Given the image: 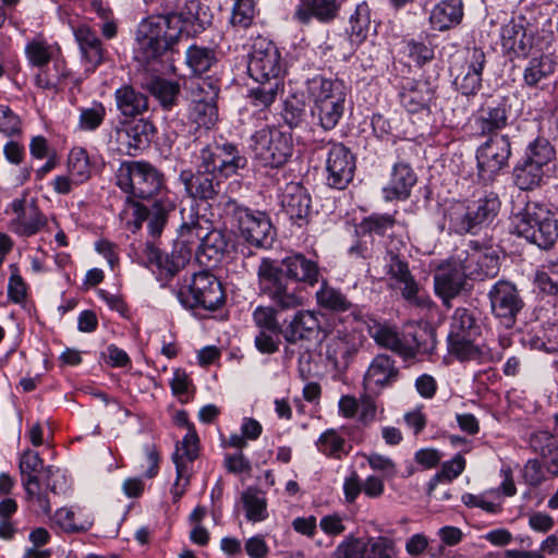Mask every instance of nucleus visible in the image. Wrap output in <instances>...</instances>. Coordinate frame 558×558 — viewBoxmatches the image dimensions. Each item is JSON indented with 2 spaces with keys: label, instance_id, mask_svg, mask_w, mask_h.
Returning <instances> with one entry per match:
<instances>
[{
  "label": "nucleus",
  "instance_id": "e433bc0d",
  "mask_svg": "<svg viewBox=\"0 0 558 558\" xmlns=\"http://www.w3.org/2000/svg\"><path fill=\"white\" fill-rule=\"evenodd\" d=\"M68 173L72 177L75 185L88 181L92 177V163L88 153L83 147H74L68 156Z\"/></svg>",
  "mask_w": 558,
  "mask_h": 558
},
{
  "label": "nucleus",
  "instance_id": "a19ab883",
  "mask_svg": "<svg viewBox=\"0 0 558 558\" xmlns=\"http://www.w3.org/2000/svg\"><path fill=\"white\" fill-rule=\"evenodd\" d=\"M241 500L248 521L260 522L267 519V500L262 490L248 487L242 493Z\"/></svg>",
  "mask_w": 558,
  "mask_h": 558
},
{
  "label": "nucleus",
  "instance_id": "a211bd4d",
  "mask_svg": "<svg viewBox=\"0 0 558 558\" xmlns=\"http://www.w3.org/2000/svg\"><path fill=\"white\" fill-rule=\"evenodd\" d=\"M452 256L450 259L441 264L434 275L435 293L450 306V301L459 295L463 289L465 279L469 278L463 269L454 263Z\"/></svg>",
  "mask_w": 558,
  "mask_h": 558
},
{
  "label": "nucleus",
  "instance_id": "a878e982",
  "mask_svg": "<svg viewBox=\"0 0 558 558\" xmlns=\"http://www.w3.org/2000/svg\"><path fill=\"white\" fill-rule=\"evenodd\" d=\"M243 58L247 70H275L279 64L280 54L270 40L257 37Z\"/></svg>",
  "mask_w": 558,
  "mask_h": 558
},
{
  "label": "nucleus",
  "instance_id": "2f4dec72",
  "mask_svg": "<svg viewBox=\"0 0 558 558\" xmlns=\"http://www.w3.org/2000/svg\"><path fill=\"white\" fill-rule=\"evenodd\" d=\"M339 4L337 0H301L294 16L301 23H308L312 17L328 22L337 16Z\"/></svg>",
  "mask_w": 558,
  "mask_h": 558
},
{
  "label": "nucleus",
  "instance_id": "393cba45",
  "mask_svg": "<svg viewBox=\"0 0 558 558\" xmlns=\"http://www.w3.org/2000/svg\"><path fill=\"white\" fill-rule=\"evenodd\" d=\"M286 214L299 226L306 222L311 211V196L300 184H288L281 196Z\"/></svg>",
  "mask_w": 558,
  "mask_h": 558
},
{
  "label": "nucleus",
  "instance_id": "f704fd0d",
  "mask_svg": "<svg viewBox=\"0 0 558 558\" xmlns=\"http://www.w3.org/2000/svg\"><path fill=\"white\" fill-rule=\"evenodd\" d=\"M207 228H204L197 217H192L190 221H184L179 231L175 240L179 244L187 245L194 251L205 254V247L210 244L213 235L206 236Z\"/></svg>",
  "mask_w": 558,
  "mask_h": 558
},
{
  "label": "nucleus",
  "instance_id": "0e129e2a",
  "mask_svg": "<svg viewBox=\"0 0 558 558\" xmlns=\"http://www.w3.org/2000/svg\"><path fill=\"white\" fill-rule=\"evenodd\" d=\"M53 520L65 532H84L92 526L90 521L76 523L75 513L69 508H60L56 511Z\"/></svg>",
  "mask_w": 558,
  "mask_h": 558
},
{
  "label": "nucleus",
  "instance_id": "6e6d98bb",
  "mask_svg": "<svg viewBox=\"0 0 558 558\" xmlns=\"http://www.w3.org/2000/svg\"><path fill=\"white\" fill-rule=\"evenodd\" d=\"M106 117V108L101 102H95L89 108L81 109L77 128L81 131L92 132L97 130Z\"/></svg>",
  "mask_w": 558,
  "mask_h": 558
},
{
  "label": "nucleus",
  "instance_id": "473e14b6",
  "mask_svg": "<svg viewBox=\"0 0 558 558\" xmlns=\"http://www.w3.org/2000/svg\"><path fill=\"white\" fill-rule=\"evenodd\" d=\"M307 90L314 102L345 99L347 88L342 81L316 75L307 81Z\"/></svg>",
  "mask_w": 558,
  "mask_h": 558
},
{
  "label": "nucleus",
  "instance_id": "bf43d9fd",
  "mask_svg": "<svg viewBox=\"0 0 558 558\" xmlns=\"http://www.w3.org/2000/svg\"><path fill=\"white\" fill-rule=\"evenodd\" d=\"M396 223L395 215L373 214L364 218L360 225L364 232L385 234Z\"/></svg>",
  "mask_w": 558,
  "mask_h": 558
},
{
  "label": "nucleus",
  "instance_id": "052dcab7",
  "mask_svg": "<svg viewBox=\"0 0 558 558\" xmlns=\"http://www.w3.org/2000/svg\"><path fill=\"white\" fill-rule=\"evenodd\" d=\"M172 461L175 464L177 478L171 488L173 501H178L185 493L186 487L190 484L189 469L186 463L182 462V457L179 452L172 454Z\"/></svg>",
  "mask_w": 558,
  "mask_h": 558
},
{
  "label": "nucleus",
  "instance_id": "f8f14e48",
  "mask_svg": "<svg viewBox=\"0 0 558 558\" xmlns=\"http://www.w3.org/2000/svg\"><path fill=\"white\" fill-rule=\"evenodd\" d=\"M150 207L137 202H131L130 207L134 217V226L140 229L143 221L148 220V231L153 236H159L168 221L170 213L175 208L173 195L168 191L150 198Z\"/></svg>",
  "mask_w": 558,
  "mask_h": 558
},
{
  "label": "nucleus",
  "instance_id": "bb28decb",
  "mask_svg": "<svg viewBox=\"0 0 558 558\" xmlns=\"http://www.w3.org/2000/svg\"><path fill=\"white\" fill-rule=\"evenodd\" d=\"M507 110L502 102L489 101L484 104L475 113L473 128L478 135L496 134L507 124Z\"/></svg>",
  "mask_w": 558,
  "mask_h": 558
},
{
  "label": "nucleus",
  "instance_id": "c9c22d12",
  "mask_svg": "<svg viewBox=\"0 0 558 558\" xmlns=\"http://www.w3.org/2000/svg\"><path fill=\"white\" fill-rule=\"evenodd\" d=\"M143 87L158 99L163 109L169 110L177 104L180 85L175 81L151 77Z\"/></svg>",
  "mask_w": 558,
  "mask_h": 558
},
{
  "label": "nucleus",
  "instance_id": "0eeeda50",
  "mask_svg": "<svg viewBox=\"0 0 558 558\" xmlns=\"http://www.w3.org/2000/svg\"><path fill=\"white\" fill-rule=\"evenodd\" d=\"M177 296L186 308L215 311L225 302L222 286L209 271H199L185 279L179 287Z\"/></svg>",
  "mask_w": 558,
  "mask_h": 558
},
{
  "label": "nucleus",
  "instance_id": "864d4df0",
  "mask_svg": "<svg viewBox=\"0 0 558 558\" xmlns=\"http://www.w3.org/2000/svg\"><path fill=\"white\" fill-rule=\"evenodd\" d=\"M57 49L44 40L34 39L25 47L26 58L32 66L44 68L54 58Z\"/></svg>",
  "mask_w": 558,
  "mask_h": 558
},
{
  "label": "nucleus",
  "instance_id": "5fc2aeb1",
  "mask_svg": "<svg viewBox=\"0 0 558 558\" xmlns=\"http://www.w3.org/2000/svg\"><path fill=\"white\" fill-rule=\"evenodd\" d=\"M318 450L331 458L341 459L348 453L345 440L335 429H328L317 440Z\"/></svg>",
  "mask_w": 558,
  "mask_h": 558
},
{
  "label": "nucleus",
  "instance_id": "1a4fd4ad",
  "mask_svg": "<svg viewBox=\"0 0 558 558\" xmlns=\"http://www.w3.org/2000/svg\"><path fill=\"white\" fill-rule=\"evenodd\" d=\"M466 276L471 279L484 280L493 278L499 272V256L493 247L482 246L471 241L468 248L458 252L454 256Z\"/></svg>",
  "mask_w": 558,
  "mask_h": 558
},
{
  "label": "nucleus",
  "instance_id": "4468645a",
  "mask_svg": "<svg viewBox=\"0 0 558 558\" xmlns=\"http://www.w3.org/2000/svg\"><path fill=\"white\" fill-rule=\"evenodd\" d=\"M369 333L378 345L404 359L415 357L418 353H426L429 350L421 345L416 333L400 335L396 328L388 325H374L369 328Z\"/></svg>",
  "mask_w": 558,
  "mask_h": 558
},
{
  "label": "nucleus",
  "instance_id": "69168bd1",
  "mask_svg": "<svg viewBox=\"0 0 558 558\" xmlns=\"http://www.w3.org/2000/svg\"><path fill=\"white\" fill-rule=\"evenodd\" d=\"M366 547L362 538L349 536L335 550V558H366Z\"/></svg>",
  "mask_w": 558,
  "mask_h": 558
},
{
  "label": "nucleus",
  "instance_id": "79ce46f5",
  "mask_svg": "<svg viewBox=\"0 0 558 558\" xmlns=\"http://www.w3.org/2000/svg\"><path fill=\"white\" fill-rule=\"evenodd\" d=\"M500 205V199L494 192L486 193L470 204L482 229L494 221L499 213Z\"/></svg>",
  "mask_w": 558,
  "mask_h": 558
},
{
  "label": "nucleus",
  "instance_id": "6e6552de",
  "mask_svg": "<svg viewBox=\"0 0 558 558\" xmlns=\"http://www.w3.org/2000/svg\"><path fill=\"white\" fill-rule=\"evenodd\" d=\"M5 214L11 216L9 230L20 238L34 236L48 226V218L39 208L36 198L25 191L8 204Z\"/></svg>",
  "mask_w": 558,
  "mask_h": 558
},
{
  "label": "nucleus",
  "instance_id": "338daca9",
  "mask_svg": "<svg viewBox=\"0 0 558 558\" xmlns=\"http://www.w3.org/2000/svg\"><path fill=\"white\" fill-rule=\"evenodd\" d=\"M535 284L542 292L556 295L558 293V264L548 266L547 271H537Z\"/></svg>",
  "mask_w": 558,
  "mask_h": 558
},
{
  "label": "nucleus",
  "instance_id": "f3484780",
  "mask_svg": "<svg viewBox=\"0 0 558 558\" xmlns=\"http://www.w3.org/2000/svg\"><path fill=\"white\" fill-rule=\"evenodd\" d=\"M160 0L161 13L158 15L169 17L172 22H179L183 26L197 34L205 29L209 21L201 15V5L196 0Z\"/></svg>",
  "mask_w": 558,
  "mask_h": 558
},
{
  "label": "nucleus",
  "instance_id": "58836bf2",
  "mask_svg": "<svg viewBox=\"0 0 558 558\" xmlns=\"http://www.w3.org/2000/svg\"><path fill=\"white\" fill-rule=\"evenodd\" d=\"M84 58L92 66H98L102 60V48L99 38L87 26H81L74 32Z\"/></svg>",
  "mask_w": 558,
  "mask_h": 558
},
{
  "label": "nucleus",
  "instance_id": "ddd939ff",
  "mask_svg": "<svg viewBox=\"0 0 558 558\" xmlns=\"http://www.w3.org/2000/svg\"><path fill=\"white\" fill-rule=\"evenodd\" d=\"M488 296L494 316L505 327H512L524 305L515 286L509 281L499 280L492 287Z\"/></svg>",
  "mask_w": 558,
  "mask_h": 558
},
{
  "label": "nucleus",
  "instance_id": "37998d69",
  "mask_svg": "<svg viewBox=\"0 0 558 558\" xmlns=\"http://www.w3.org/2000/svg\"><path fill=\"white\" fill-rule=\"evenodd\" d=\"M375 28L372 25L369 9L367 4H359L350 17V29L348 31L351 43L361 44Z\"/></svg>",
  "mask_w": 558,
  "mask_h": 558
},
{
  "label": "nucleus",
  "instance_id": "de8ad7c7",
  "mask_svg": "<svg viewBox=\"0 0 558 558\" xmlns=\"http://www.w3.org/2000/svg\"><path fill=\"white\" fill-rule=\"evenodd\" d=\"M465 463L461 453L456 454L450 461L444 462L440 470L430 478L428 493L430 494L439 483L457 478L464 471Z\"/></svg>",
  "mask_w": 558,
  "mask_h": 558
},
{
  "label": "nucleus",
  "instance_id": "423d86ee",
  "mask_svg": "<svg viewBox=\"0 0 558 558\" xmlns=\"http://www.w3.org/2000/svg\"><path fill=\"white\" fill-rule=\"evenodd\" d=\"M222 210L248 243L257 247L271 245L275 230L265 213L253 211L234 199H227Z\"/></svg>",
  "mask_w": 558,
  "mask_h": 558
},
{
  "label": "nucleus",
  "instance_id": "b1692460",
  "mask_svg": "<svg viewBox=\"0 0 558 558\" xmlns=\"http://www.w3.org/2000/svg\"><path fill=\"white\" fill-rule=\"evenodd\" d=\"M180 180L184 184L186 193L194 198L209 199L218 193L219 179L217 174L202 168L195 173L183 170L180 173Z\"/></svg>",
  "mask_w": 558,
  "mask_h": 558
},
{
  "label": "nucleus",
  "instance_id": "3c124183",
  "mask_svg": "<svg viewBox=\"0 0 558 558\" xmlns=\"http://www.w3.org/2000/svg\"><path fill=\"white\" fill-rule=\"evenodd\" d=\"M185 60L192 70H209L218 59L214 49L193 45L186 50Z\"/></svg>",
  "mask_w": 558,
  "mask_h": 558
},
{
  "label": "nucleus",
  "instance_id": "ea45409f",
  "mask_svg": "<svg viewBox=\"0 0 558 558\" xmlns=\"http://www.w3.org/2000/svg\"><path fill=\"white\" fill-rule=\"evenodd\" d=\"M344 104L345 99L314 102L312 113L318 118L319 125L324 130L329 131L339 123L343 116Z\"/></svg>",
  "mask_w": 558,
  "mask_h": 558
},
{
  "label": "nucleus",
  "instance_id": "49530a36",
  "mask_svg": "<svg viewBox=\"0 0 558 558\" xmlns=\"http://www.w3.org/2000/svg\"><path fill=\"white\" fill-rule=\"evenodd\" d=\"M271 304L272 305H258L255 307L252 313L254 326L258 330L283 333V329L277 316L280 310L274 303Z\"/></svg>",
  "mask_w": 558,
  "mask_h": 558
},
{
  "label": "nucleus",
  "instance_id": "9b49d317",
  "mask_svg": "<svg viewBox=\"0 0 558 558\" xmlns=\"http://www.w3.org/2000/svg\"><path fill=\"white\" fill-rule=\"evenodd\" d=\"M383 263V272L376 271V276L379 279L384 278L383 275L389 276L399 286L402 296L411 304L417 306H427L429 304L428 298L420 294L418 283L412 276L404 258L389 251L384 256Z\"/></svg>",
  "mask_w": 558,
  "mask_h": 558
},
{
  "label": "nucleus",
  "instance_id": "13d9d810",
  "mask_svg": "<svg viewBox=\"0 0 558 558\" xmlns=\"http://www.w3.org/2000/svg\"><path fill=\"white\" fill-rule=\"evenodd\" d=\"M283 77H275L267 85L251 89L255 106L268 107L274 102L278 92L282 88Z\"/></svg>",
  "mask_w": 558,
  "mask_h": 558
},
{
  "label": "nucleus",
  "instance_id": "5701e85b",
  "mask_svg": "<svg viewBox=\"0 0 558 558\" xmlns=\"http://www.w3.org/2000/svg\"><path fill=\"white\" fill-rule=\"evenodd\" d=\"M502 48L515 56H525L532 46V32L524 25L522 17L511 19L500 29Z\"/></svg>",
  "mask_w": 558,
  "mask_h": 558
},
{
  "label": "nucleus",
  "instance_id": "774afa93",
  "mask_svg": "<svg viewBox=\"0 0 558 558\" xmlns=\"http://www.w3.org/2000/svg\"><path fill=\"white\" fill-rule=\"evenodd\" d=\"M481 73L482 72H458L453 78V85L462 95H473L481 87Z\"/></svg>",
  "mask_w": 558,
  "mask_h": 558
},
{
  "label": "nucleus",
  "instance_id": "09e8293b",
  "mask_svg": "<svg viewBox=\"0 0 558 558\" xmlns=\"http://www.w3.org/2000/svg\"><path fill=\"white\" fill-rule=\"evenodd\" d=\"M478 329L475 318L466 308H457L451 317L448 336L477 337Z\"/></svg>",
  "mask_w": 558,
  "mask_h": 558
},
{
  "label": "nucleus",
  "instance_id": "8fccbe9b",
  "mask_svg": "<svg viewBox=\"0 0 558 558\" xmlns=\"http://www.w3.org/2000/svg\"><path fill=\"white\" fill-rule=\"evenodd\" d=\"M476 337L448 336L449 352L461 361L476 360L481 355L480 349L474 344Z\"/></svg>",
  "mask_w": 558,
  "mask_h": 558
},
{
  "label": "nucleus",
  "instance_id": "4c0bfd02",
  "mask_svg": "<svg viewBox=\"0 0 558 558\" xmlns=\"http://www.w3.org/2000/svg\"><path fill=\"white\" fill-rule=\"evenodd\" d=\"M546 171L521 158L513 168L514 184L522 191L538 186Z\"/></svg>",
  "mask_w": 558,
  "mask_h": 558
},
{
  "label": "nucleus",
  "instance_id": "680f3d73",
  "mask_svg": "<svg viewBox=\"0 0 558 558\" xmlns=\"http://www.w3.org/2000/svg\"><path fill=\"white\" fill-rule=\"evenodd\" d=\"M24 488L28 498L36 502L38 508L45 513L50 514V500L46 493L41 492L38 476H29L24 480Z\"/></svg>",
  "mask_w": 558,
  "mask_h": 558
},
{
  "label": "nucleus",
  "instance_id": "cd10ccee",
  "mask_svg": "<svg viewBox=\"0 0 558 558\" xmlns=\"http://www.w3.org/2000/svg\"><path fill=\"white\" fill-rule=\"evenodd\" d=\"M416 183V174L410 165L398 162L393 166L389 183L383 187L385 201L407 199Z\"/></svg>",
  "mask_w": 558,
  "mask_h": 558
},
{
  "label": "nucleus",
  "instance_id": "9d476101",
  "mask_svg": "<svg viewBox=\"0 0 558 558\" xmlns=\"http://www.w3.org/2000/svg\"><path fill=\"white\" fill-rule=\"evenodd\" d=\"M511 155L509 138L494 134L476 151L478 177L483 182H490L507 166Z\"/></svg>",
  "mask_w": 558,
  "mask_h": 558
},
{
  "label": "nucleus",
  "instance_id": "e2e57ef3",
  "mask_svg": "<svg viewBox=\"0 0 558 558\" xmlns=\"http://www.w3.org/2000/svg\"><path fill=\"white\" fill-rule=\"evenodd\" d=\"M405 53L409 60L404 62V65L408 68H421L434 57V52L429 47L418 43L408 44Z\"/></svg>",
  "mask_w": 558,
  "mask_h": 558
},
{
  "label": "nucleus",
  "instance_id": "39448f33",
  "mask_svg": "<svg viewBox=\"0 0 558 558\" xmlns=\"http://www.w3.org/2000/svg\"><path fill=\"white\" fill-rule=\"evenodd\" d=\"M116 179L123 192L142 199L153 198L167 191L163 174L143 160L123 161L117 170Z\"/></svg>",
  "mask_w": 558,
  "mask_h": 558
},
{
  "label": "nucleus",
  "instance_id": "aec40b11",
  "mask_svg": "<svg viewBox=\"0 0 558 558\" xmlns=\"http://www.w3.org/2000/svg\"><path fill=\"white\" fill-rule=\"evenodd\" d=\"M360 345L361 340L356 333L338 329L327 344L326 356L337 369H345Z\"/></svg>",
  "mask_w": 558,
  "mask_h": 558
},
{
  "label": "nucleus",
  "instance_id": "6ab92c4d",
  "mask_svg": "<svg viewBox=\"0 0 558 558\" xmlns=\"http://www.w3.org/2000/svg\"><path fill=\"white\" fill-rule=\"evenodd\" d=\"M195 78L197 80L195 84L199 92H205V87H208L209 90L206 92L205 98L193 100L191 118L199 128L211 129L218 121V108L216 105L218 88L211 82H206L199 76H195Z\"/></svg>",
  "mask_w": 558,
  "mask_h": 558
},
{
  "label": "nucleus",
  "instance_id": "412c9836",
  "mask_svg": "<svg viewBox=\"0 0 558 558\" xmlns=\"http://www.w3.org/2000/svg\"><path fill=\"white\" fill-rule=\"evenodd\" d=\"M320 331L318 314L310 310L298 311L283 329V338L288 343L317 338Z\"/></svg>",
  "mask_w": 558,
  "mask_h": 558
},
{
  "label": "nucleus",
  "instance_id": "2eb2a0df",
  "mask_svg": "<svg viewBox=\"0 0 558 558\" xmlns=\"http://www.w3.org/2000/svg\"><path fill=\"white\" fill-rule=\"evenodd\" d=\"M329 145L326 158L327 182L335 189L343 190L353 179L355 159L342 143H329Z\"/></svg>",
  "mask_w": 558,
  "mask_h": 558
},
{
  "label": "nucleus",
  "instance_id": "c85d7f7f",
  "mask_svg": "<svg viewBox=\"0 0 558 558\" xmlns=\"http://www.w3.org/2000/svg\"><path fill=\"white\" fill-rule=\"evenodd\" d=\"M462 17V0H441L430 10L429 24L433 29L445 32L460 24Z\"/></svg>",
  "mask_w": 558,
  "mask_h": 558
},
{
  "label": "nucleus",
  "instance_id": "a18cd8bd",
  "mask_svg": "<svg viewBox=\"0 0 558 558\" xmlns=\"http://www.w3.org/2000/svg\"><path fill=\"white\" fill-rule=\"evenodd\" d=\"M230 24L233 27L246 29L254 23L258 14L255 0H231Z\"/></svg>",
  "mask_w": 558,
  "mask_h": 558
},
{
  "label": "nucleus",
  "instance_id": "4be33fe9",
  "mask_svg": "<svg viewBox=\"0 0 558 558\" xmlns=\"http://www.w3.org/2000/svg\"><path fill=\"white\" fill-rule=\"evenodd\" d=\"M154 124L145 119H138L126 123L117 131L118 141L125 145L128 154L135 156L137 151L147 148L155 135Z\"/></svg>",
  "mask_w": 558,
  "mask_h": 558
},
{
  "label": "nucleus",
  "instance_id": "c03bdc74",
  "mask_svg": "<svg viewBox=\"0 0 558 558\" xmlns=\"http://www.w3.org/2000/svg\"><path fill=\"white\" fill-rule=\"evenodd\" d=\"M521 158L547 171L548 165L555 158V149L547 140L536 138L529 144Z\"/></svg>",
  "mask_w": 558,
  "mask_h": 558
},
{
  "label": "nucleus",
  "instance_id": "7ed1b4c3",
  "mask_svg": "<svg viewBox=\"0 0 558 558\" xmlns=\"http://www.w3.org/2000/svg\"><path fill=\"white\" fill-rule=\"evenodd\" d=\"M512 232L541 248L551 247L558 239V221L544 204L529 202L511 217Z\"/></svg>",
  "mask_w": 558,
  "mask_h": 558
},
{
  "label": "nucleus",
  "instance_id": "7c9ffc66",
  "mask_svg": "<svg viewBox=\"0 0 558 558\" xmlns=\"http://www.w3.org/2000/svg\"><path fill=\"white\" fill-rule=\"evenodd\" d=\"M445 219L448 222L449 230L457 234H476L482 230L470 205L452 204L447 208Z\"/></svg>",
  "mask_w": 558,
  "mask_h": 558
},
{
  "label": "nucleus",
  "instance_id": "c756f323",
  "mask_svg": "<svg viewBox=\"0 0 558 558\" xmlns=\"http://www.w3.org/2000/svg\"><path fill=\"white\" fill-rule=\"evenodd\" d=\"M315 299L318 307L327 312H350L356 317L357 306L340 289L330 286L326 280L322 281L319 289L315 293Z\"/></svg>",
  "mask_w": 558,
  "mask_h": 558
},
{
  "label": "nucleus",
  "instance_id": "20e7f679",
  "mask_svg": "<svg viewBox=\"0 0 558 558\" xmlns=\"http://www.w3.org/2000/svg\"><path fill=\"white\" fill-rule=\"evenodd\" d=\"M248 148L253 159L262 167L279 169L293 156V135L280 126L267 125L251 135Z\"/></svg>",
  "mask_w": 558,
  "mask_h": 558
},
{
  "label": "nucleus",
  "instance_id": "f257e3e1",
  "mask_svg": "<svg viewBox=\"0 0 558 558\" xmlns=\"http://www.w3.org/2000/svg\"><path fill=\"white\" fill-rule=\"evenodd\" d=\"M320 271L316 262L303 254H293L281 260L262 258L257 267L259 294L266 296L282 312L303 305L301 290L293 282L314 287L319 282Z\"/></svg>",
  "mask_w": 558,
  "mask_h": 558
},
{
  "label": "nucleus",
  "instance_id": "603ef678",
  "mask_svg": "<svg viewBox=\"0 0 558 558\" xmlns=\"http://www.w3.org/2000/svg\"><path fill=\"white\" fill-rule=\"evenodd\" d=\"M246 166V158L240 154L236 146L230 143L222 144L221 165L219 166V177L229 178L236 173L239 169Z\"/></svg>",
  "mask_w": 558,
  "mask_h": 558
},
{
  "label": "nucleus",
  "instance_id": "4d7b16f0",
  "mask_svg": "<svg viewBox=\"0 0 558 558\" xmlns=\"http://www.w3.org/2000/svg\"><path fill=\"white\" fill-rule=\"evenodd\" d=\"M366 558H393L395 541L385 536L369 537L364 541Z\"/></svg>",
  "mask_w": 558,
  "mask_h": 558
},
{
  "label": "nucleus",
  "instance_id": "dca6fc26",
  "mask_svg": "<svg viewBox=\"0 0 558 558\" xmlns=\"http://www.w3.org/2000/svg\"><path fill=\"white\" fill-rule=\"evenodd\" d=\"M399 378V368L396 361L387 354L376 355L368 365L364 377L363 388L366 392L379 395L384 389L392 386Z\"/></svg>",
  "mask_w": 558,
  "mask_h": 558
},
{
  "label": "nucleus",
  "instance_id": "f03ea898",
  "mask_svg": "<svg viewBox=\"0 0 558 558\" xmlns=\"http://www.w3.org/2000/svg\"><path fill=\"white\" fill-rule=\"evenodd\" d=\"M183 33L193 34L192 29L166 16L153 14L143 19L135 33L134 58L140 63L157 60L178 44Z\"/></svg>",
  "mask_w": 558,
  "mask_h": 558
},
{
  "label": "nucleus",
  "instance_id": "72a5a7b5",
  "mask_svg": "<svg viewBox=\"0 0 558 558\" xmlns=\"http://www.w3.org/2000/svg\"><path fill=\"white\" fill-rule=\"evenodd\" d=\"M114 98L118 110L124 117H135L148 109V98L130 85L118 88Z\"/></svg>",
  "mask_w": 558,
  "mask_h": 558
}]
</instances>
